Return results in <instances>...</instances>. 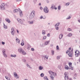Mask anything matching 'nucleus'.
I'll return each mask as SVG.
<instances>
[{
    "label": "nucleus",
    "mask_w": 80,
    "mask_h": 80,
    "mask_svg": "<svg viewBox=\"0 0 80 80\" xmlns=\"http://www.w3.org/2000/svg\"><path fill=\"white\" fill-rule=\"evenodd\" d=\"M66 53H69L68 54V55L69 57H72L73 56V50H71L70 52V51L67 50Z\"/></svg>",
    "instance_id": "20e7f679"
},
{
    "label": "nucleus",
    "mask_w": 80,
    "mask_h": 80,
    "mask_svg": "<svg viewBox=\"0 0 80 80\" xmlns=\"http://www.w3.org/2000/svg\"><path fill=\"white\" fill-rule=\"evenodd\" d=\"M40 77H43V76H44V74L43 73H42L40 75Z\"/></svg>",
    "instance_id": "cd10ccee"
},
{
    "label": "nucleus",
    "mask_w": 80,
    "mask_h": 80,
    "mask_svg": "<svg viewBox=\"0 0 80 80\" xmlns=\"http://www.w3.org/2000/svg\"><path fill=\"white\" fill-rule=\"evenodd\" d=\"M22 0H17V2H20L22 1Z\"/></svg>",
    "instance_id": "13d9d810"
},
{
    "label": "nucleus",
    "mask_w": 80,
    "mask_h": 80,
    "mask_svg": "<svg viewBox=\"0 0 80 80\" xmlns=\"http://www.w3.org/2000/svg\"><path fill=\"white\" fill-rule=\"evenodd\" d=\"M68 72H65L64 73V75L65 77L68 76Z\"/></svg>",
    "instance_id": "a211bd4d"
},
{
    "label": "nucleus",
    "mask_w": 80,
    "mask_h": 80,
    "mask_svg": "<svg viewBox=\"0 0 80 80\" xmlns=\"http://www.w3.org/2000/svg\"><path fill=\"white\" fill-rule=\"evenodd\" d=\"M42 35H45V33H46L45 31V30H42Z\"/></svg>",
    "instance_id": "aec40b11"
},
{
    "label": "nucleus",
    "mask_w": 80,
    "mask_h": 80,
    "mask_svg": "<svg viewBox=\"0 0 80 80\" xmlns=\"http://www.w3.org/2000/svg\"><path fill=\"white\" fill-rule=\"evenodd\" d=\"M28 22L29 23V24H33V21H29Z\"/></svg>",
    "instance_id": "6ab92c4d"
},
{
    "label": "nucleus",
    "mask_w": 80,
    "mask_h": 80,
    "mask_svg": "<svg viewBox=\"0 0 80 80\" xmlns=\"http://www.w3.org/2000/svg\"><path fill=\"white\" fill-rule=\"evenodd\" d=\"M27 67H28V68H32V67H30V66L28 64H27Z\"/></svg>",
    "instance_id": "72a5a7b5"
},
{
    "label": "nucleus",
    "mask_w": 80,
    "mask_h": 80,
    "mask_svg": "<svg viewBox=\"0 0 80 80\" xmlns=\"http://www.w3.org/2000/svg\"><path fill=\"white\" fill-rule=\"evenodd\" d=\"M31 50H32V51H34V48H31Z\"/></svg>",
    "instance_id": "864d4df0"
},
{
    "label": "nucleus",
    "mask_w": 80,
    "mask_h": 80,
    "mask_svg": "<svg viewBox=\"0 0 80 80\" xmlns=\"http://www.w3.org/2000/svg\"><path fill=\"white\" fill-rule=\"evenodd\" d=\"M46 59H47V60H48V57H47L46 58Z\"/></svg>",
    "instance_id": "774afa93"
},
{
    "label": "nucleus",
    "mask_w": 80,
    "mask_h": 80,
    "mask_svg": "<svg viewBox=\"0 0 80 80\" xmlns=\"http://www.w3.org/2000/svg\"><path fill=\"white\" fill-rule=\"evenodd\" d=\"M58 10H60V9H61L60 6H58Z\"/></svg>",
    "instance_id": "4c0bfd02"
},
{
    "label": "nucleus",
    "mask_w": 80,
    "mask_h": 80,
    "mask_svg": "<svg viewBox=\"0 0 80 80\" xmlns=\"http://www.w3.org/2000/svg\"><path fill=\"white\" fill-rule=\"evenodd\" d=\"M17 20L19 23H20L21 24H23V22L25 21V19H21L20 18H18L17 19Z\"/></svg>",
    "instance_id": "39448f33"
},
{
    "label": "nucleus",
    "mask_w": 80,
    "mask_h": 80,
    "mask_svg": "<svg viewBox=\"0 0 80 80\" xmlns=\"http://www.w3.org/2000/svg\"><path fill=\"white\" fill-rule=\"evenodd\" d=\"M44 80H48V79L47 78V76L44 77L43 78Z\"/></svg>",
    "instance_id": "b1692460"
},
{
    "label": "nucleus",
    "mask_w": 80,
    "mask_h": 80,
    "mask_svg": "<svg viewBox=\"0 0 80 80\" xmlns=\"http://www.w3.org/2000/svg\"><path fill=\"white\" fill-rule=\"evenodd\" d=\"M48 72L50 75H51V76H50L51 79L52 80H54V77L52 76V75H54V72H52V71H49Z\"/></svg>",
    "instance_id": "7ed1b4c3"
},
{
    "label": "nucleus",
    "mask_w": 80,
    "mask_h": 80,
    "mask_svg": "<svg viewBox=\"0 0 80 80\" xmlns=\"http://www.w3.org/2000/svg\"><path fill=\"white\" fill-rule=\"evenodd\" d=\"M51 8H52V9H55V10L57 9V7H55V6L53 4H52Z\"/></svg>",
    "instance_id": "1a4fd4ad"
},
{
    "label": "nucleus",
    "mask_w": 80,
    "mask_h": 80,
    "mask_svg": "<svg viewBox=\"0 0 80 80\" xmlns=\"http://www.w3.org/2000/svg\"><path fill=\"white\" fill-rule=\"evenodd\" d=\"M48 43H50V41H46L45 42H44L45 45H47Z\"/></svg>",
    "instance_id": "9d476101"
},
{
    "label": "nucleus",
    "mask_w": 80,
    "mask_h": 80,
    "mask_svg": "<svg viewBox=\"0 0 80 80\" xmlns=\"http://www.w3.org/2000/svg\"><path fill=\"white\" fill-rule=\"evenodd\" d=\"M5 78H6L7 80H10V78H8V76H5Z\"/></svg>",
    "instance_id": "c85d7f7f"
},
{
    "label": "nucleus",
    "mask_w": 80,
    "mask_h": 80,
    "mask_svg": "<svg viewBox=\"0 0 80 80\" xmlns=\"http://www.w3.org/2000/svg\"><path fill=\"white\" fill-rule=\"evenodd\" d=\"M54 73L55 74H54V75H52V76H53V77H54L55 76H57V73Z\"/></svg>",
    "instance_id": "37998d69"
},
{
    "label": "nucleus",
    "mask_w": 80,
    "mask_h": 80,
    "mask_svg": "<svg viewBox=\"0 0 80 80\" xmlns=\"http://www.w3.org/2000/svg\"><path fill=\"white\" fill-rule=\"evenodd\" d=\"M50 46L51 47H53V45L52 44Z\"/></svg>",
    "instance_id": "0e129e2a"
},
{
    "label": "nucleus",
    "mask_w": 80,
    "mask_h": 80,
    "mask_svg": "<svg viewBox=\"0 0 80 80\" xmlns=\"http://www.w3.org/2000/svg\"><path fill=\"white\" fill-rule=\"evenodd\" d=\"M37 2V0H33V2L34 3H36Z\"/></svg>",
    "instance_id": "49530a36"
},
{
    "label": "nucleus",
    "mask_w": 80,
    "mask_h": 80,
    "mask_svg": "<svg viewBox=\"0 0 80 80\" xmlns=\"http://www.w3.org/2000/svg\"><path fill=\"white\" fill-rule=\"evenodd\" d=\"M17 32H18V33L19 31H18V30H17Z\"/></svg>",
    "instance_id": "052dcab7"
},
{
    "label": "nucleus",
    "mask_w": 80,
    "mask_h": 80,
    "mask_svg": "<svg viewBox=\"0 0 80 80\" xmlns=\"http://www.w3.org/2000/svg\"><path fill=\"white\" fill-rule=\"evenodd\" d=\"M47 37H50V33H48L47 35Z\"/></svg>",
    "instance_id": "5fc2aeb1"
},
{
    "label": "nucleus",
    "mask_w": 80,
    "mask_h": 80,
    "mask_svg": "<svg viewBox=\"0 0 80 80\" xmlns=\"http://www.w3.org/2000/svg\"><path fill=\"white\" fill-rule=\"evenodd\" d=\"M16 42L17 43H20V40L19 39L17 38L16 39Z\"/></svg>",
    "instance_id": "dca6fc26"
},
{
    "label": "nucleus",
    "mask_w": 80,
    "mask_h": 80,
    "mask_svg": "<svg viewBox=\"0 0 80 80\" xmlns=\"http://www.w3.org/2000/svg\"><path fill=\"white\" fill-rule=\"evenodd\" d=\"M65 68L66 70H68V69H69V68L68 67V66L66 65V66H65Z\"/></svg>",
    "instance_id": "5701e85b"
},
{
    "label": "nucleus",
    "mask_w": 80,
    "mask_h": 80,
    "mask_svg": "<svg viewBox=\"0 0 80 80\" xmlns=\"http://www.w3.org/2000/svg\"><path fill=\"white\" fill-rule=\"evenodd\" d=\"M13 75L14 77L15 78L17 77H18V75H17V73H16V72L13 73Z\"/></svg>",
    "instance_id": "f8f14e48"
},
{
    "label": "nucleus",
    "mask_w": 80,
    "mask_h": 80,
    "mask_svg": "<svg viewBox=\"0 0 80 80\" xmlns=\"http://www.w3.org/2000/svg\"><path fill=\"white\" fill-rule=\"evenodd\" d=\"M63 34H60L59 36V39H62V38L63 37Z\"/></svg>",
    "instance_id": "ddd939ff"
},
{
    "label": "nucleus",
    "mask_w": 80,
    "mask_h": 80,
    "mask_svg": "<svg viewBox=\"0 0 80 80\" xmlns=\"http://www.w3.org/2000/svg\"><path fill=\"white\" fill-rule=\"evenodd\" d=\"M5 20L6 21V22H8V23H10V19L8 18H6L5 19Z\"/></svg>",
    "instance_id": "9b49d317"
},
{
    "label": "nucleus",
    "mask_w": 80,
    "mask_h": 80,
    "mask_svg": "<svg viewBox=\"0 0 80 80\" xmlns=\"http://www.w3.org/2000/svg\"><path fill=\"white\" fill-rule=\"evenodd\" d=\"M78 22L79 23H80V20H78Z\"/></svg>",
    "instance_id": "338daca9"
},
{
    "label": "nucleus",
    "mask_w": 80,
    "mask_h": 80,
    "mask_svg": "<svg viewBox=\"0 0 80 80\" xmlns=\"http://www.w3.org/2000/svg\"><path fill=\"white\" fill-rule=\"evenodd\" d=\"M57 58L58 60H59V59H60V57L59 56H58L57 57Z\"/></svg>",
    "instance_id": "c756f323"
},
{
    "label": "nucleus",
    "mask_w": 80,
    "mask_h": 80,
    "mask_svg": "<svg viewBox=\"0 0 80 80\" xmlns=\"http://www.w3.org/2000/svg\"><path fill=\"white\" fill-rule=\"evenodd\" d=\"M5 51H6L5 49H4L3 50V51H2L3 54H4L5 53Z\"/></svg>",
    "instance_id": "473e14b6"
},
{
    "label": "nucleus",
    "mask_w": 80,
    "mask_h": 80,
    "mask_svg": "<svg viewBox=\"0 0 80 80\" xmlns=\"http://www.w3.org/2000/svg\"><path fill=\"white\" fill-rule=\"evenodd\" d=\"M44 58H46V56H44Z\"/></svg>",
    "instance_id": "bf43d9fd"
},
{
    "label": "nucleus",
    "mask_w": 80,
    "mask_h": 80,
    "mask_svg": "<svg viewBox=\"0 0 80 80\" xmlns=\"http://www.w3.org/2000/svg\"><path fill=\"white\" fill-rule=\"evenodd\" d=\"M2 45H4V44H5V42H2Z\"/></svg>",
    "instance_id": "3c124183"
},
{
    "label": "nucleus",
    "mask_w": 80,
    "mask_h": 80,
    "mask_svg": "<svg viewBox=\"0 0 80 80\" xmlns=\"http://www.w3.org/2000/svg\"><path fill=\"white\" fill-rule=\"evenodd\" d=\"M72 65V63L71 62H70L69 64V66H71Z\"/></svg>",
    "instance_id": "de8ad7c7"
},
{
    "label": "nucleus",
    "mask_w": 80,
    "mask_h": 80,
    "mask_svg": "<svg viewBox=\"0 0 80 80\" xmlns=\"http://www.w3.org/2000/svg\"><path fill=\"white\" fill-rule=\"evenodd\" d=\"M71 16H69V17L67 18H66V19H67V20H68V19H70V18H71Z\"/></svg>",
    "instance_id": "58836bf2"
},
{
    "label": "nucleus",
    "mask_w": 80,
    "mask_h": 80,
    "mask_svg": "<svg viewBox=\"0 0 80 80\" xmlns=\"http://www.w3.org/2000/svg\"><path fill=\"white\" fill-rule=\"evenodd\" d=\"M69 67H70V68H72V65L69 66Z\"/></svg>",
    "instance_id": "680f3d73"
},
{
    "label": "nucleus",
    "mask_w": 80,
    "mask_h": 80,
    "mask_svg": "<svg viewBox=\"0 0 80 80\" xmlns=\"http://www.w3.org/2000/svg\"><path fill=\"white\" fill-rule=\"evenodd\" d=\"M43 10L44 12L46 13H48L49 10L48 9V8L47 7V6L45 7V8H44Z\"/></svg>",
    "instance_id": "423d86ee"
},
{
    "label": "nucleus",
    "mask_w": 80,
    "mask_h": 80,
    "mask_svg": "<svg viewBox=\"0 0 80 80\" xmlns=\"http://www.w3.org/2000/svg\"><path fill=\"white\" fill-rule=\"evenodd\" d=\"M60 22H58L56 24V26L57 27H58V26H59V25H60Z\"/></svg>",
    "instance_id": "f704fd0d"
},
{
    "label": "nucleus",
    "mask_w": 80,
    "mask_h": 80,
    "mask_svg": "<svg viewBox=\"0 0 80 80\" xmlns=\"http://www.w3.org/2000/svg\"><path fill=\"white\" fill-rule=\"evenodd\" d=\"M52 55H54V51L52 50Z\"/></svg>",
    "instance_id": "e433bc0d"
},
{
    "label": "nucleus",
    "mask_w": 80,
    "mask_h": 80,
    "mask_svg": "<svg viewBox=\"0 0 80 80\" xmlns=\"http://www.w3.org/2000/svg\"><path fill=\"white\" fill-rule=\"evenodd\" d=\"M57 50H59V47H58V46H57L56 47Z\"/></svg>",
    "instance_id": "a18cd8bd"
},
{
    "label": "nucleus",
    "mask_w": 80,
    "mask_h": 80,
    "mask_svg": "<svg viewBox=\"0 0 80 80\" xmlns=\"http://www.w3.org/2000/svg\"><path fill=\"white\" fill-rule=\"evenodd\" d=\"M46 38H47V37L45 36H44L43 37V40H45V39H46Z\"/></svg>",
    "instance_id": "c9c22d12"
},
{
    "label": "nucleus",
    "mask_w": 80,
    "mask_h": 80,
    "mask_svg": "<svg viewBox=\"0 0 80 80\" xmlns=\"http://www.w3.org/2000/svg\"><path fill=\"white\" fill-rule=\"evenodd\" d=\"M40 10H42L43 9V8L42 7H40Z\"/></svg>",
    "instance_id": "6e6d98bb"
},
{
    "label": "nucleus",
    "mask_w": 80,
    "mask_h": 80,
    "mask_svg": "<svg viewBox=\"0 0 80 80\" xmlns=\"http://www.w3.org/2000/svg\"><path fill=\"white\" fill-rule=\"evenodd\" d=\"M18 11H19L17 9H14L13 10V12L14 13L17 12H18Z\"/></svg>",
    "instance_id": "f3484780"
},
{
    "label": "nucleus",
    "mask_w": 80,
    "mask_h": 80,
    "mask_svg": "<svg viewBox=\"0 0 80 80\" xmlns=\"http://www.w3.org/2000/svg\"><path fill=\"white\" fill-rule=\"evenodd\" d=\"M56 29L57 30H58V26H57L56 25Z\"/></svg>",
    "instance_id": "79ce46f5"
},
{
    "label": "nucleus",
    "mask_w": 80,
    "mask_h": 80,
    "mask_svg": "<svg viewBox=\"0 0 80 80\" xmlns=\"http://www.w3.org/2000/svg\"><path fill=\"white\" fill-rule=\"evenodd\" d=\"M75 56L77 57H78V55L80 53V52L79 50H77L75 52Z\"/></svg>",
    "instance_id": "6e6552de"
},
{
    "label": "nucleus",
    "mask_w": 80,
    "mask_h": 80,
    "mask_svg": "<svg viewBox=\"0 0 80 80\" xmlns=\"http://www.w3.org/2000/svg\"><path fill=\"white\" fill-rule=\"evenodd\" d=\"M64 78L65 80H68V76H65Z\"/></svg>",
    "instance_id": "bb28decb"
},
{
    "label": "nucleus",
    "mask_w": 80,
    "mask_h": 80,
    "mask_svg": "<svg viewBox=\"0 0 80 80\" xmlns=\"http://www.w3.org/2000/svg\"><path fill=\"white\" fill-rule=\"evenodd\" d=\"M11 57H14V58H15V57H17V55H13L11 54Z\"/></svg>",
    "instance_id": "412c9836"
},
{
    "label": "nucleus",
    "mask_w": 80,
    "mask_h": 80,
    "mask_svg": "<svg viewBox=\"0 0 80 80\" xmlns=\"http://www.w3.org/2000/svg\"><path fill=\"white\" fill-rule=\"evenodd\" d=\"M3 27L4 28H5V29H6L7 28V26H6V25H5V24L4 23V26Z\"/></svg>",
    "instance_id": "2f4dec72"
},
{
    "label": "nucleus",
    "mask_w": 80,
    "mask_h": 80,
    "mask_svg": "<svg viewBox=\"0 0 80 80\" xmlns=\"http://www.w3.org/2000/svg\"><path fill=\"white\" fill-rule=\"evenodd\" d=\"M71 49H72V48H69V50H71Z\"/></svg>",
    "instance_id": "e2e57ef3"
},
{
    "label": "nucleus",
    "mask_w": 80,
    "mask_h": 80,
    "mask_svg": "<svg viewBox=\"0 0 80 80\" xmlns=\"http://www.w3.org/2000/svg\"><path fill=\"white\" fill-rule=\"evenodd\" d=\"M35 17V11H32L30 14L29 19L30 20L33 19Z\"/></svg>",
    "instance_id": "f257e3e1"
},
{
    "label": "nucleus",
    "mask_w": 80,
    "mask_h": 80,
    "mask_svg": "<svg viewBox=\"0 0 80 80\" xmlns=\"http://www.w3.org/2000/svg\"><path fill=\"white\" fill-rule=\"evenodd\" d=\"M39 5H40V6H41V3H40L39 4Z\"/></svg>",
    "instance_id": "69168bd1"
},
{
    "label": "nucleus",
    "mask_w": 80,
    "mask_h": 80,
    "mask_svg": "<svg viewBox=\"0 0 80 80\" xmlns=\"http://www.w3.org/2000/svg\"><path fill=\"white\" fill-rule=\"evenodd\" d=\"M22 60L23 62H26V59H23Z\"/></svg>",
    "instance_id": "c03bdc74"
},
{
    "label": "nucleus",
    "mask_w": 80,
    "mask_h": 80,
    "mask_svg": "<svg viewBox=\"0 0 80 80\" xmlns=\"http://www.w3.org/2000/svg\"><path fill=\"white\" fill-rule=\"evenodd\" d=\"M15 31H12L11 32L12 35L13 36H14L15 35Z\"/></svg>",
    "instance_id": "4be33fe9"
},
{
    "label": "nucleus",
    "mask_w": 80,
    "mask_h": 80,
    "mask_svg": "<svg viewBox=\"0 0 80 80\" xmlns=\"http://www.w3.org/2000/svg\"><path fill=\"white\" fill-rule=\"evenodd\" d=\"M43 68V67H42L41 66H40L38 68L39 70H42Z\"/></svg>",
    "instance_id": "2eb2a0df"
},
{
    "label": "nucleus",
    "mask_w": 80,
    "mask_h": 80,
    "mask_svg": "<svg viewBox=\"0 0 80 80\" xmlns=\"http://www.w3.org/2000/svg\"><path fill=\"white\" fill-rule=\"evenodd\" d=\"M43 16H41L40 17V19H42V18H43Z\"/></svg>",
    "instance_id": "603ef678"
},
{
    "label": "nucleus",
    "mask_w": 80,
    "mask_h": 80,
    "mask_svg": "<svg viewBox=\"0 0 80 80\" xmlns=\"http://www.w3.org/2000/svg\"><path fill=\"white\" fill-rule=\"evenodd\" d=\"M8 76L9 77L11 78V75H10V73H8Z\"/></svg>",
    "instance_id": "09e8293b"
},
{
    "label": "nucleus",
    "mask_w": 80,
    "mask_h": 80,
    "mask_svg": "<svg viewBox=\"0 0 80 80\" xmlns=\"http://www.w3.org/2000/svg\"><path fill=\"white\" fill-rule=\"evenodd\" d=\"M72 36V34L71 33L68 34V35L67 36L68 37H71Z\"/></svg>",
    "instance_id": "393cba45"
},
{
    "label": "nucleus",
    "mask_w": 80,
    "mask_h": 80,
    "mask_svg": "<svg viewBox=\"0 0 80 80\" xmlns=\"http://www.w3.org/2000/svg\"><path fill=\"white\" fill-rule=\"evenodd\" d=\"M19 10H20L19 15L21 17H22L23 15V14L22 13V11H20V9H19Z\"/></svg>",
    "instance_id": "4468645a"
},
{
    "label": "nucleus",
    "mask_w": 80,
    "mask_h": 80,
    "mask_svg": "<svg viewBox=\"0 0 80 80\" xmlns=\"http://www.w3.org/2000/svg\"><path fill=\"white\" fill-rule=\"evenodd\" d=\"M2 6H0V8H1L2 10H5V5L4 3H2Z\"/></svg>",
    "instance_id": "0eeeda50"
},
{
    "label": "nucleus",
    "mask_w": 80,
    "mask_h": 80,
    "mask_svg": "<svg viewBox=\"0 0 80 80\" xmlns=\"http://www.w3.org/2000/svg\"><path fill=\"white\" fill-rule=\"evenodd\" d=\"M68 31H71L72 30L71 29H70V28H68Z\"/></svg>",
    "instance_id": "8fccbe9b"
},
{
    "label": "nucleus",
    "mask_w": 80,
    "mask_h": 80,
    "mask_svg": "<svg viewBox=\"0 0 80 80\" xmlns=\"http://www.w3.org/2000/svg\"><path fill=\"white\" fill-rule=\"evenodd\" d=\"M1 22H2V19H1L0 18V23H1Z\"/></svg>",
    "instance_id": "4d7b16f0"
},
{
    "label": "nucleus",
    "mask_w": 80,
    "mask_h": 80,
    "mask_svg": "<svg viewBox=\"0 0 80 80\" xmlns=\"http://www.w3.org/2000/svg\"><path fill=\"white\" fill-rule=\"evenodd\" d=\"M18 52L19 53H22L23 55H25L27 54V53H26V52L24 51V50L21 48H20L18 49Z\"/></svg>",
    "instance_id": "f03ea898"
},
{
    "label": "nucleus",
    "mask_w": 80,
    "mask_h": 80,
    "mask_svg": "<svg viewBox=\"0 0 80 80\" xmlns=\"http://www.w3.org/2000/svg\"><path fill=\"white\" fill-rule=\"evenodd\" d=\"M21 45H22V46H23V45H24V43L22 42L21 43Z\"/></svg>",
    "instance_id": "a19ab883"
},
{
    "label": "nucleus",
    "mask_w": 80,
    "mask_h": 80,
    "mask_svg": "<svg viewBox=\"0 0 80 80\" xmlns=\"http://www.w3.org/2000/svg\"><path fill=\"white\" fill-rule=\"evenodd\" d=\"M70 5V2H67V3H66L65 6H68V5Z\"/></svg>",
    "instance_id": "7c9ffc66"
},
{
    "label": "nucleus",
    "mask_w": 80,
    "mask_h": 80,
    "mask_svg": "<svg viewBox=\"0 0 80 80\" xmlns=\"http://www.w3.org/2000/svg\"><path fill=\"white\" fill-rule=\"evenodd\" d=\"M3 55L4 57H5V58H7V54L6 53L3 54Z\"/></svg>",
    "instance_id": "a878e982"
},
{
    "label": "nucleus",
    "mask_w": 80,
    "mask_h": 80,
    "mask_svg": "<svg viewBox=\"0 0 80 80\" xmlns=\"http://www.w3.org/2000/svg\"><path fill=\"white\" fill-rule=\"evenodd\" d=\"M12 32H15L14 28H11Z\"/></svg>",
    "instance_id": "ea45409f"
}]
</instances>
